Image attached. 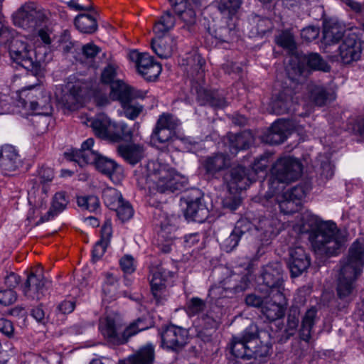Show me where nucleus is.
Listing matches in <instances>:
<instances>
[{
    "mask_svg": "<svg viewBox=\"0 0 364 364\" xmlns=\"http://www.w3.org/2000/svg\"><path fill=\"white\" fill-rule=\"evenodd\" d=\"M301 232L309 233V240L316 253L327 257L338 255L346 241L345 234L335 223L313 216L305 219Z\"/></svg>",
    "mask_w": 364,
    "mask_h": 364,
    "instance_id": "f257e3e1",
    "label": "nucleus"
},
{
    "mask_svg": "<svg viewBox=\"0 0 364 364\" xmlns=\"http://www.w3.org/2000/svg\"><path fill=\"white\" fill-rule=\"evenodd\" d=\"M336 294L345 304L352 302L357 295L356 282L364 267V245L356 240L350 245L348 255L340 261Z\"/></svg>",
    "mask_w": 364,
    "mask_h": 364,
    "instance_id": "f03ea898",
    "label": "nucleus"
},
{
    "mask_svg": "<svg viewBox=\"0 0 364 364\" xmlns=\"http://www.w3.org/2000/svg\"><path fill=\"white\" fill-rule=\"evenodd\" d=\"M247 234L257 237L261 245L257 247V256L264 255V248L270 244L272 235L274 234L272 222L268 218L259 220L258 225H254L247 219H240L237 221L229 236L220 242L221 248L226 252L233 251L238 245L241 238Z\"/></svg>",
    "mask_w": 364,
    "mask_h": 364,
    "instance_id": "7ed1b4c3",
    "label": "nucleus"
},
{
    "mask_svg": "<svg viewBox=\"0 0 364 364\" xmlns=\"http://www.w3.org/2000/svg\"><path fill=\"white\" fill-rule=\"evenodd\" d=\"M145 183L150 190L164 193H173L186 186L188 180L166 166L155 161H149L146 165Z\"/></svg>",
    "mask_w": 364,
    "mask_h": 364,
    "instance_id": "20e7f679",
    "label": "nucleus"
},
{
    "mask_svg": "<svg viewBox=\"0 0 364 364\" xmlns=\"http://www.w3.org/2000/svg\"><path fill=\"white\" fill-rule=\"evenodd\" d=\"M44 54L41 53V48L34 49L31 45L19 38L13 39L9 46V55L12 61L36 77L43 73Z\"/></svg>",
    "mask_w": 364,
    "mask_h": 364,
    "instance_id": "39448f33",
    "label": "nucleus"
},
{
    "mask_svg": "<svg viewBox=\"0 0 364 364\" xmlns=\"http://www.w3.org/2000/svg\"><path fill=\"white\" fill-rule=\"evenodd\" d=\"M250 281L247 274L231 273L218 284L213 285L208 292L210 301L220 307L224 306L229 298L245 291Z\"/></svg>",
    "mask_w": 364,
    "mask_h": 364,
    "instance_id": "423d86ee",
    "label": "nucleus"
},
{
    "mask_svg": "<svg viewBox=\"0 0 364 364\" xmlns=\"http://www.w3.org/2000/svg\"><path fill=\"white\" fill-rule=\"evenodd\" d=\"M301 171V164L296 159L291 156L279 159L272 168L274 178L271 183V188L277 191L283 190V184L297 180Z\"/></svg>",
    "mask_w": 364,
    "mask_h": 364,
    "instance_id": "0eeeda50",
    "label": "nucleus"
},
{
    "mask_svg": "<svg viewBox=\"0 0 364 364\" xmlns=\"http://www.w3.org/2000/svg\"><path fill=\"white\" fill-rule=\"evenodd\" d=\"M99 330L104 338L112 344L120 345L127 341L122 329L121 317L117 312L107 311L100 319Z\"/></svg>",
    "mask_w": 364,
    "mask_h": 364,
    "instance_id": "6e6552de",
    "label": "nucleus"
},
{
    "mask_svg": "<svg viewBox=\"0 0 364 364\" xmlns=\"http://www.w3.org/2000/svg\"><path fill=\"white\" fill-rule=\"evenodd\" d=\"M362 44L359 36L354 32H349L338 48L336 60L344 65L358 61L361 56Z\"/></svg>",
    "mask_w": 364,
    "mask_h": 364,
    "instance_id": "1a4fd4ad",
    "label": "nucleus"
},
{
    "mask_svg": "<svg viewBox=\"0 0 364 364\" xmlns=\"http://www.w3.org/2000/svg\"><path fill=\"white\" fill-rule=\"evenodd\" d=\"M287 275L280 262H269L262 267L260 278L269 288L268 293H283L284 283Z\"/></svg>",
    "mask_w": 364,
    "mask_h": 364,
    "instance_id": "9d476101",
    "label": "nucleus"
},
{
    "mask_svg": "<svg viewBox=\"0 0 364 364\" xmlns=\"http://www.w3.org/2000/svg\"><path fill=\"white\" fill-rule=\"evenodd\" d=\"M296 65L292 67L293 79L297 76L306 77L310 70H321L328 72L330 66L317 53H309L307 54H299L296 56Z\"/></svg>",
    "mask_w": 364,
    "mask_h": 364,
    "instance_id": "9b49d317",
    "label": "nucleus"
},
{
    "mask_svg": "<svg viewBox=\"0 0 364 364\" xmlns=\"http://www.w3.org/2000/svg\"><path fill=\"white\" fill-rule=\"evenodd\" d=\"M14 23L23 29H35L43 21L45 16L37 9L33 3L25 4L16 11L13 16Z\"/></svg>",
    "mask_w": 364,
    "mask_h": 364,
    "instance_id": "f8f14e48",
    "label": "nucleus"
},
{
    "mask_svg": "<svg viewBox=\"0 0 364 364\" xmlns=\"http://www.w3.org/2000/svg\"><path fill=\"white\" fill-rule=\"evenodd\" d=\"M280 190H274L277 195L276 200L279 204L280 210L284 214H291L299 210L301 205V200L305 196L306 193L301 186L291 187L282 193Z\"/></svg>",
    "mask_w": 364,
    "mask_h": 364,
    "instance_id": "ddd939ff",
    "label": "nucleus"
},
{
    "mask_svg": "<svg viewBox=\"0 0 364 364\" xmlns=\"http://www.w3.org/2000/svg\"><path fill=\"white\" fill-rule=\"evenodd\" d=\"M180 124L179 120L173 114L163 113L156 122L151 135L154 143L164 144L172 139L175 130Z\"/></svg>",
    "mask_w": 364,
    "mask_h": 364,
    "instance_id": "4468645a",
    "label": "nucleus"
},
{
    "mask_svg": "<svg viewBox=\"0 0 364 364\" xmlns=\"http://www.w3.org/2000/svg\"><path fill=\"white\" fill-rule=\"evenodd\" d=\"M130 59L136 63L139 74L146 81L156 80L161 72V66L154 61V58L146 53L133 51Z\"/></svg>",
    "mask_w": 364,
    "mask_h": 364,
    "instance_id": "2eb2a0df",
    "label": "nucleus"
},
{
    "mask_svg": "<svg viewBox=\"0 0 364 364\" xmlns=\"http://www.w3.org/2000/svg\"><path fill=\"white\" fill-rule=\"evenodd\" d=\"M146 92L136 90L131 87L124 91L112 98L113 100H117L120 102L124 115L130 119H136L143 109V107L138 103L134 102V99H143L145 97Z\"/></svg>",
    "mask_w": 364,
    "mask_h": 364,
    "instance_id": "dca6fc26",
    "label": "nucleus"
},
{
    "mask_svg": "<svg viewBox=\"0 0 364 364\" xmlns=\"http://www.w3.org/2000/svg\"><path fill=\"white\" fill-rule=\"evenodd\" d=\"M161 346L167 349L178 351L188 343V332L186 328L169 325L161 332Z\"/></svg>",
    "mask_w": 364,
    "mask_h": 364,
    "instance_id": "f3484780",
    "label": "nucleus"
},
{
    "mask_svg": "<svg viewBox=\"0 0 364 364\" xmlns=\"http://www.w3.org/2000/svg\"><path fill=\"white\" fill-rule=\"evenodd\" d=\"M41 267L28 274L27 279L22 286L24 295L32 299L39 300L48 288L49 281L46 279Z\"/></svg>",
    "mask_w": 364,
    "mask_h": 364,
    "instance_id": "a211bd4d",
    "label": "nucleus"
},
{
    "mask_svg": "<svg viewBox=\"0 0 364 364\" xmlns=\"http://www.w3.org/2000/svg\"><path fill=\"white\" fill-rule=\"evenodd\" d=\"M155 225L160 227L159 235L166 241L176 238V232L178 228L179 218L175 215H168L161 209L154 212Z\"/></svg>",
    "mask_w": 364,
    "mask_h": 364,
    "instance_id": "6ab92c4d",
    "label": "nucleus"
},
{
    "mask_svg": "<svg viewBox=\"0 0 364 364\" xmlns=\"http://www.w3.org/2000/svg\"><path fill=\"white\" fill-rule=\"evenodd\" d=\"M289 255L287 265L292 278L301 275L311 265L309 255L301 246L290 248Z\"/></svg>",
    "mask_w": 364,
    "mask_h": 364,
    "instance_id": "aec40b11",
    "label": "nucleus"
},
{
    "mask_svg": "<svg viewBox=\"0 0 364 364\" xmlns=\"http://www.w3.org/2000/svg\"><path fill=\"white\" fill-rule=\"evenodd\" d=\"M243 348L244 345L240 342H236L234 345H230L232 354L235 358L243 360L254 359L262 362L270 355L272 346L269 342L264 343L260 340V344L257 343L256 350H252L250 348L244 350Z\"/></svg>",
    "mask_w": 364,
    "mask_h": 364,
    "instance_id": "412c9836",
    "label": "nucleus"
},
{
    "mask_svg": "<svg viewBox=\"0 0 364 364\" xmlns=\"http://www.w3.org/2000/svg\"><path fill=\"white\" fill-rule=\"evenodd\" d=\"M285 296L283 293H268L261 311L270 321H276L284 315V303Z\"/></svg>",
    "mask_w": 364,
    "mask_h": 364,
    "instance_id": "4be33fe9",
    "label": "nucleus"
},
{
    "mask_svg": "<svg viewBox=\"0 0 364 364\" xmlns=\"http://www.w3.org/2000/svg\"><path fill=\"white\" fill-rule=\"evenodd\" d=\"M237 16L223 17L221 24L213 29L210 33L220 43H230L233 41L237 33Z\"/></svg>",
    "mask_w": 364,
    "mask_h": 364,
    "instance_id": "5701e85b",
    "label": "nucleus"
},
{
    "mask_svg": "<svg viewBox=\"0 0 364 364\" xmlns=\"http://www.w3.org/2000/svg\"><path fill=\"white\" fill-rule=\"evenodd\" d=\"M187 73L191 77V90L194 85H203L205 83V65L204 58L196 52L191 53L186 59Z\"/></svg>",
    "mask_w": 364,
    "mask_h": 364,
    "instance_id": "b1692460",
    "label": "nucleus"
},
{
    "mask_svg": "<svg viewBox=\"0 0 364 364\" xmlns=\"http://www.w3.org/2000/svg\"><path fill=\"white\" fill-rule=\"evenodd\" d=\"M117 65L109 63L101 73V82L110 85L109 97L111 99L131 87L122 80L117 79Z\"/></svg>",
    "mask_w": 364,
    "mask_h": 364,
    "instance_id": "393cba45",
    "label": "nucleus"
},
{
    "mask_svg": "<svg viewBox=\"0 0 364 364\" xmlns=\"http://www.w3.org/2000/svg\"><path fill=\"white\" fill-rule=\"evenodd\" d=\"M291 125L289 121L278 119L263 136V141L272 145L283 143L291 133Z\"/></svg>",
    "mask_w": 364,
    "mask_h": 364,
    "instance_id": "a878e982",
    "label": "nucleus"
},
{
    "mask_svg": "<svg viewBox=\"0 0 364 364\" xmlns=\"http://www.w3.org/2000/svg\"><path fill=\"white\" fill-rule=\"evenodd\" d=\"M203 198L200 196L195 198L188 197L186 198V209L184 215L186 219L198 223L204 222L209 215V211L204 203Z\"/></svg>",
    "mask_w": 364,
    "mask_h": 364,
    "instance_id": "bb28decb",
    "label": "nucleus"
},
{
    "mask_svg": "<svg viewBox=\"0 0 364 364\" xmlns=\"http://www.w3.org/2000/svg\"><path fill=\"white\" fill-rule=\"evenodd\" d=\"M193 92L197 95V100L201 105H209L215 108H223L227 106L224 97L216 92L208 90L203 85H194Z\"/></svg>",
    "mask_w": 364,
    "mask_h": 364,
    "instance_id": "cd10ccee",
    "label": "nucleus"
},
{
    "mask_svg": "<svg viewBox=\"0 0 364 364\" xmlns=\"http://www.w3.org/2000/svg\"><path fill=\"white\" fill-rule=\"evenodd\" d=\"M269 112L277 115L296 110L292 97L286 92H282L272 99L269 106Z\"/></svg>",
    "mask_w": 364,
    "mask_h": 364,
    "instance_id": "c85d7f7f",
    "label": "nucleus"
},
{
    "mask_svg": "<svg viewBox=\"0 0 364 364\" xmlns=\"http://www.w3.org/2000/svg\"><path fill=\"white\" fill-rule=\"evenodd\" d=\"M236 342L242 343L244 345V350L248 348L252 350H256L257 343L260 344L257 326L252 323L244 330L241 335L233 336L231 345H234Z\"/></svg>",
    "mask_w": 364,
    "mask_h": 364,
    "instance_id": "c756f323",
    "label": "nucleus"
},
{
    "mask_svg": "<svg viewBox=\"0 0 364 364\" xmlns=\"http://www.w3.org/2000/svg\"><path fill=\"white\" fill-rule=\"evenodd\" d=\"M21 164V160L16 149L9 144L0 148V167L5 171H14Z\"/></svg>",
    "mask_w": 364,
    "mask_h": 364,
    "instance_id": "7c9ffc66",
    "label": "nucleus"
},
{
    "mask_svg": "<svg viewBox=\"0 0 364 364\" xmlns=\"http://www.w3.org/2000/svg\"><path fill=\"white\" fill-rule=\"evenodd\" d=\"M343 25L334 20L326 21L323 23V38L327 44L338 43L341 39H343L347 35Z\"/></svg>",
    "mask_w": 364,
    "mask_h": 364,
    "instance_id": "2f4dec72",
    "label": "nucleus"
},
{
    "mask_svg": "<svg viewBox=\"0 0 364 364\" xmlns=\"http://www.w3.org/2000/svg\"><path fill=\"white\" fill-rule=\"evenodd\" d=\"M318 309L316 306H311L307 309L301 318V327L299 330V336L301 340L309 342L311 338L313 328L318 320L317 316Z\"/></svg>",
    "mask_w": 364,
    "mask_h": 364,
    "instance_id": "473e14b6",
    "label": "nucleus"
},
{
    "mask_svg": "<svg viewBox=\"0 0 364 364\" xmlns=\"http://www.w3.org/2000/svg\"><path fill=\"white\" fill-rule=\"evenodd\" d=\"M183 5L184 6L175 8L174 12L183 23L181 29L192 34L196 30L197 15L193 9L186 6V4Z\"/></svg>",
    "mask_w": 364,
    "mask_h": 364,
    "instance_id": "72a5a7b5",
    "label": "nucleus"
},
{
    "mask_svg": "<svg viewBox=\"0 0 364 364\" xmlns=\"http://www.w3.org/2000/svg\"><path fill=\"white\" fill-rule=\"evenodd\" d=\"M68 203L69 196L65 192H57L53 197L49 210L41 218L38 223H44L53 219L66 208Z\"/></svg>",
    "mask_w": 364,
    "mask_h": 364,
    "instance_id": "f704fd0d",
    "label": "nucleus"
},
{
    "mask_svg": "<svg viewBox=\"0 0 364 364\" xmlns=\"http://www.w3.org/2000/svg\"><path fill=\"white\" fill-rule=\"evenodd\" d=\"M230 151L236 154L238 151L247 149L253 141V137L250 131H243L240 133H229L227 136Z\"/></svg>",
    "mask_w": 364,
    "mask_h": 364,
    "instance_id": "c9c22d12",
    "label": "nucleus"
},
{
    "mask_svg": "<svg viewBox=\"0 0 364 364\" xmlns=\"http://www.w3.org/2000/svg\"><path fill=\"white\" fill-rule=\"evenodd\" d=\"M309 98L316 105L322 107L335 100L333 92L323 85H312L309 89Z\"/></svg>",
    "mask_w": 364,
    "mask_h": 364,
    "instance_id": "e433bc0d",
    "label": "nucleus"
},
{
    "mask_svg": "<svg viewBox=\"0 0 364 364\" xmlns=\"http://www.w3.org/2000/svg\"><path fill=\"white\" fill-rule=\"evenodd\" d=\"M151 48L161 58H169L173 52V41L170 35L155 37L151 39Z\"/></svg>",
    "mask_w": 364,
    "mask_h": 364,
    "instance_id": "4c0bfd02",
    "label": "nucleus"
},
{
    "mask_svg": "<svg viewBox=\"0 0 364 364\" xmlns=\"http://www.w3.org/2000/svg\"><path fill=\"white\" fill-rule=\"evenodd\" d=\"M225 180L239 189H245L250 183L248 171L240 165L231 168L229 173L225 175Z\"/></svg>",
    "mask_w": 364,
    "mask_h": 364,
    "instance_id": "58836bf2",
    "label": "nucleus"
},
{
    "mask_svg": "<svg viewBox=\"0 0 364 364\" xmlns=\"http://www.w3.org/2000/svg\"><path fill=\"white\" fill-rule=\"evenodd\" d=\"M119 154L129 164L134 165L144 157V148L135 144H121L117 146Z\"/></svg>",
    "mask_w": 364,
    "mask_h": 364,
    "instance_id": "ea45409f",
    "label": "nucleus"
},
{
    "mask_svg": "<svg viewBox=\"0 0 364 364\" xmlns=\"http://www.w3.org/2000/svg\"><path fill=\"white\" fill-rule=\"evenodd\" d=\"M112 236V226L109 222H106L101 229V238L97 241L92 252L93 262L99 260L105 254Z\"/></svg>",
    "mask_w": 364,
    "mask_h": 364,
    "instance_id": "a19ab883",
    "label": "nucleus"
},
{
    "mask_svg": "<svg viewBox=\"0 0 364 364\" xmlns=\"http://www.w3.org/2000/svg\"><path fill=\"white\" fill-rule=\"evenodd\" d=\"M229 166L228 160L223 154H215L208 156L203 166L207 174L215 176L217 173L227 168Z\"/></svg>",
    "mask_w": 364,
    "mask_h": 364,
    "instance_id": "79ce46f5",
    "label": "nucleus"
},
{
    "mask_svg": "<svg viewBox=\"0 0 364 364\" xmlns=\"http://www.w3.org/2000/svg\"><path fill=\"white\" fill-rule=\"evenodd\" d=\"M36 100L30 102L33 110L38 112V114L48 116L51 114L53 108L50 104V95L42 90L36 91Z\"/></svg>",
    "mask_w": 364,
    "mask_h": 364,
    "instance_id": "37998d69",
    "label": "nucleus"
},
{
    "mask_svg": "<svg viewBox=\"0 0 364 364\" xmlns=\"http://www.w3.org/2000/svg\"><path fill=\"white\" fill-rule=\"evenodd\" d=\"M65 156L68 159L77 163L81 167L89 164L95 165L101 156V155L92 149H87L85 151L75 150L70 154H65Z\"/></svg>",
    "mask_w": 364,
    "mask_h": 364,
    "instance_id": "c03bdc74",
    "label": "nucleus"
},
{
    "mask_svg": "<svg viewBox=\"0 0 364 364\" xmlns=\"http://www.w3.org/2000/svg\"><path fill=\"white\" fill-rule=\"evenodd\" d=\"M299 316L300 309L299 306H291L287 316V327L280 338L281 342L285 343L296 333L299 323Z\"/></svg>",
    "mask_w": 364,
    "mask_h": 364,
    "instance_id": "a18cd8bd",
    "label": "nucleus"
},
{
    "mask_svg": "<svg viewBox=\"0 0 364 364\" xmlns=\"http://www.w3.org/2000/svg\"><path fill=\"white\" fill-rule=\"evenodd\" d=\"M155 358L154 347L152 344L141 346L128 360L130 364H153Z\"/></svg>",
    "mask_w": 364,
    "mask_h": 364,
    "instance_id": "49530a36",
    "label": "nucleus"
},
{
    "mask_svg": "<svg viewBox=\"0 0 364 364\" xmlns=\"http://www.w3.org/2000/svg\"><path fill=\"white\" fill-rule=\"evenodd\" d=\"M91 127L95 135L108 139L113 122L105 115H99L91 121Z\"/></svg>",
    "mask_w": 364,
    "mask_h": 364,
    "instance_id": "de8ad7c7",
    "label": "nucleus"
},
{
    "mask_svg": "<svg viewBox=\"0 0 364 364\" xmlns=\"http://www.w3.org/2000/svg\"><path fill=\"white\" fill-rule=\"evenodd\" d=\"M151 289L156 302H160L166 290V279L159 269L151 272L150 279Z\"/></svg>",
    "mask_w": 364,
    "mask_h": 364,
    "instance_id": "09e8293b",
    "label": "nucleus"
},
{
    "mask_svg": "<svg viewBox=\"0 0 364 364\" xmlns=\"http://www.w3.org/2000/svg\"><path fill=\"white\" fill-rule=\"evenodd\" d=\"M76 28L82 33L92 34L97 30V23L95 18L89 14L77 15L74 20Z\"/></svg>",
    "mask_w": 364,
    "mask_h": 364,
    "instance_id": "8fccbe9b",
    "label": "nucleus"
},
{
    "mask_svg": "<svg viewBox=\"0 0 364 364\" xmlns=\"http://www.w3.org/2000/svg\"><path fill=\"white\" fill-rule=\"evenodd\" d=\"M175 23L176 18L169 11H166L154 24V33L159 36L169 35V31L173 29Z\"/></svg>",
    "mask_w": 364,
    "mask_h": 364,
    "instance_id": "3c124183",
    "label": "nucleus"
},
{
    "mask_svg": "<svg viewBox=\"0 0 364 364\" xmlns=\"http://www.w3.org/2000/svg\"><path fill=\"white\" fill-rule=\"evenodd\" d=\"M109 140L117 142L122 140L129 141L132 138V132L124 122H113L111 127Z\"/></svg>",
    "mask_w": 364,
    "mask_h": 364,
    "instance_id": "603ef678",
    "label": "nucleus"
},
{
    "mask_svg": "<svg viewBox=\"0 0 364 364\" xmlns=\"http://www.w3.org/2000/svg\"><path fill=\"white\" fill-rule=\"evenodd\" d=\"M118 285L117 280L113 274L107 273L102 286V291L105 300L108 301L115 300L119 296Z\"/></svg>",
    "mask_w": 364,
    "mask_h": 364,
    "instance_id": "864d4df0",
    "label": "nucleus"
},
{
    "mask_svg": "<svg viewBox=\"0 0 364 364\" xmlns=\"http://www.w3.org/2000/svg\"><path fill=\"white\" fill-rule=\"evenodd\" d=\"M102 199L105 205L110 210L116 209L124 200L120 192L111 187L103 189Z\"/></svg>",
    "mask_w": 364,
    "mask_h": 364,
    "instance_id": "5fc2aeb1",
    "label": "nucleus"
},
{
    "mask_svg": "<svg viewBox=\"0 0 364 364\" xmlns=\"http://www.w3.org/2000/svg\"><path fill=\"white\" fill-rule=\"evenodd\" d=\"M242 0H218V9L224 16H236Z\"/></svg>",
    "mask_w": 364,
    "mask_h": 364,
    "instance_id": "6e6d98bb",
    "label": "nucleus"
},
{
    "mask_svg": "<svg viewBox=\"0 0 364 364\" xmlns=\"http://www.w3.org/2000/svg\"><path fill=\"white\" fill-rule=\"evenodd\" d=\"M100 52L101 48L93 43H88L82 47L83 57L95 68H98L99 65L94 62V59Z\"/></svg>",
    "mask_w": 364,
    "mask_h": 364,
    "instance_id": "4d7b16f0",
    "label": "nucleus"
},
{
    "mask_svg": "<svg viewBox=\"0 0 364 364\" xmlns=\"http://www.w3.org/2000/svg\"><path fill=\"white\" fill-rule=\"evenodd\" d=\"M95 166L97 170L107 175L111 179H112L114 172L117 168V165L114 161L102 156L95 164Z\"/></svg>",
    "mask_w": 364,
    "mask_h": 364,
    "instance_id": "13d9d810",
    "label": "nucleus"
},
{
    "mask_svg": "<svg viewBox=\"0 0 364 364\" xmlns=\"http://www.w3.org/2000/svg\"><path fill=\"white\" fill-rule=\"evenodd\" d=\"M276 43L279 46L292 51L296 48L294 36L289 31H283L276 37Z\"/></svg>",
    "mask_w": 364,
    "mask_h": 364,
    "instance_id": "bf43d9fd",
    "label": "nucleus"
},
{
    "mask_svg": "<svg viewBox=\"0 0 364 364\" xmlns=\"http://www.w3.org/2000/svg\"><path fill=\"white\" fill-rule=\"evenodd\" d=\"M205 302L200 298L193 297L186 304V311L189 316H196L205 309Z\"/></svg>",
    "mask_w": 364,
    "mask_h": 364,
    "instance_id": "052dcab7",
    "label": "nucleus"
},
{
    "mask_svg": "<svg viewBox=\"0 0 364 364\" xmlns=\"http://www.w3.org/2000/svg\"><path fill=\"white\" fill-rule=\"evenodd\" d=\"M119 220L122 222L129 220L134 215V210L127 201L124 200L120 203L116 209H114Z\"/></svg>",
    "mask_w": 364,
    "mask_h": 364,
    "instance_id": "680f3d73",
    "label": "nucleus"
},
{
    "mask_svg": "<svg viewBox=\"0 0 364 364\" xmlns=\"http://www.w3.org/2000/svg\"><path fill=\"white\" fill-rule=\"evenodd\" d=\"M77 202L78 206L90 212L96 210L99 207V200L95 196L78 197Z\"/></svg>",
    "mask_w": 364,
    "mask_h": 364,
    "instance_id": "e2e57ef3",
    "label": "nucleus"
},
{
    "mask_svg": "<svg viewBox=\"0 0 364 364\" xmlns=\"http://www.w3.org/2000/svg\"><path fill=\"white\" fill-rule=\"evenodd\" d=\"M15 31L9 28L4 23V17L0 14V45H6L10 43L14 38Z\"/></svg>",
    "mask_w": 364,
    "mask_h": 364,
    "instance_id": "0e129e2a",
    "label": "nucleus"
},
{
    "mask_svg": "<svg viewBox=\"0 0 364 364\" xmlns=\"http://www.w3.org/2000/svg\"><path fill=\"white\" fill-rule=\"evenodd\" d=\"M146 328H148V326L145 322V319L139 318L135 322H133L126 328L124 330V334L127 338L128 337L132 336L136 333L144 331Z\"/></svg>",
    "mask_w": 364,
    "mask_h": 364,
    "instance_id": "69168bd1",
    "label": "nucleus"
},
{
    "mask_svg": "<svg viewBox=\"0 0 364 364\" xmlns=\"http://www.w3.org/2000/svg\"><path fill=\"white\" fill-rule=\"evenodd\" d=\"M245 301L248 306L262 309L266 301V295L259 296L255 293L249 294L246 296Z\"/></svg>",
    "mask_w": 364,
    "mask_h": 364,
    "instance_id": "338daca9",
    "label": "nucleus"
},
{
    "mask_svg": "<svg viewBox=\"0 0 364 364\" xmlns=\"http://www.w3.org/2000/svg\"><path fill=\"white\" fill-rule=\"evenodd\" d=\"M119 264L124 274H132L135 271L134 257L129 255H126L119 260Z\"/></svg>",
    "mask_w": 364,
    "mask_h": 364,
    "instance_id": "774afa93",
    "label": "nucleus"
}]
</instances>
